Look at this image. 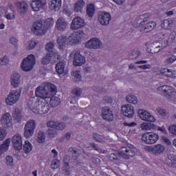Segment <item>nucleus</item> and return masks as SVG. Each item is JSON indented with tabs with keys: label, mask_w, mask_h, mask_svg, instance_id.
I'll return each mask as SVG.
<instances>
[{
	"label": "nucleus",
	"mask_w": 176,
	"mask_h": 176,
	"mask_svg": "<svg viewBox=\"0 0 176 176\" xmlns=\"http://www.w3.org/2000/svg\"><path fill=\"white\" fill-rule=\"evenodd\" d=\"M57 93L56 85L52 83L45 82L43 85L39 86L36 89V96L43 100H49L52 94Z\"/></svg>",
	"instance_id": "nucleus-1"
},
{
	"label": "nucleus",
	"mask_w": 176,
	"mask_h": 176,
	"mask_svg": "<svg viewBox=\"0 0 176 176\" xmlns=\"http://www.w3.org/2000/svg\"><path fill=\"white\" fill-rule=\"evenodd\" d=\"M135 155V151L129 150L126 147H121L118 151L109 154L108 157L111 162H119L122 157L127 160L130 157H133Z\"/></svg>",
	"instance_id": "nucleus-2"
},
{
	"label": "nucleus",
	"mask_w": 176,
	"mask_h": 176,
	"mask_svg": "<svg viewBox=\"0 0 176 176\" xmlns=\"http://www.w3.org/2000/svg\"><path fill=\"white\" fill-rule=\"evenodd\" d=\"M167 44L168 41H166V40L155 41L147 47L146 52L147 53H151V54H156V53H159L162 49H164Z\"/></svg>",
	"instance_id": "nucleus-3"
},
{
	"label": "nucleus",
	"mask_w": 176,
	"mask_h": 176,
	"mask_svg": "<svg viewBox=\"0 0 176 176\" xmlns=\"http://www.w3.org/2000/svg\"><path fill=\"white\" fill-rule=\"evenodd\" d=\"M35 56L30 54L28 55L27 58H24L22 60V63L21 64V68L22 71H24L25 72H28L34 68V65H35Z\"/></svg>",
	"instance_id": "nucleus-4"
},
{
	"label": "nucleus",
	"mask_w": 176,
	"mask_h": 176,
	"mask_svg": "<svg viewBox=\"0 0 176 176\" xmlns=\"http://www.w3.org/2000/svg\"><path fill=\"white\" fill-rule=\"evenodd\" d=\"M36 129V122L35 120H29L24 127V137L30 138L34 135V131Z\"/></svg>",
	"instance_id": "nucleus-5"
},
{
	"label": "nucleus",
	"mask_w": 176,
	"mask_h": 176,
	"mask_svg": "<svg viewBox=\"0 0 176 176\" xmlns=\"http://www.w3.org/2000/svg\"><path fill=\"white\" fill-rule=\"evenodd\" d=\"M32 32H33L34 35L42 36L43 35H45L46 32H47V30H46V26L43 25V22L37 21L33 23Z\"/></svg>",
	"instance_id": "nucleus-6"
},
{
	"label": "nucleus",
	"mask_w": 176,
	"mask_h": 176,
	"mask_svg": "<svg viewBox=\"0 0 176 176\" xmlns=\"http://www.w3.org/2000/svg\"><path fill=\"white\" fill-rule=\"evenodd\" d=\"M159 140V135L153 132H147L142 135V141L148 145L156 144Z\"/></svg>",
	"instance_id": "nucleus-7"
},
{
	"label": "nucleus",
	"mask_w": 176,
	"mask_h": 176,
	"mask_svg": "<svg viewBox=\"0 0 176 176\" xmlns=\"http://www.w3.org/2000/svg\"><path fill=\"white\" fill-rule=\"evenodd\" d=\"M21 94V89L11 91L8 98L6 99L7 105H13V104H16V102L19 101V98H20Z\"/></svg>",
	"instance_id": "nucleus-8"
},
{
	"label": "nucleus",
	"mask_w": 176,
	"mask_h": 176,
	"mask_svg": "<svg viewBox=\"0 0 176 176\" xmlns=\"http://www.w3.org/2000/svg\"><path fill=\"white\" fill-rule=\"evenodd\" d=\"M112 16L109 12H102L98 14V23L100 25L107 26L109 25Z\"/></svg>",
	"instance_id": "nucleus-9"
},
{
	"label": "nucleus",
	"mask_w": 176,
	"mask_h": 176,
	"mask_svg": "<svg viewBox=\"0 0 176 176\" xmlns=\"http://www.w3.org/2000/svg\"><path fill=\"white\" fill-rule=\"evenodd\" d=\"M47 101L49 100H40V103L36 107L35 113H38L40 115H45V113H47L50 109V106H49Z\"/></svg>",
	"instance_id": "nucleus-10"
},
{
	"label": "nucleus",
	"mask_w": 176,
	"mask_h": 176,
	"mask_svg": "<svg viewBox=\"0 0 176 176\" xmlns=\"http://www.w3.org/2000/svg\"><path fill=\"white\" fill-rule=\"evenodd\" d=\"M12 147L15 151H21L23 149V139L21 135L16 133L12 138Z\"/></svg>",
	"instance_id": "nucleus-11"
},
{
	"label": "nucleus",
	"mask_w": 176,
	"mask_h": 176,
	"mask_svg": "<svg viewBox=\"0 0 176 176\" xmlns=\"http://www.w3.org/2000/svg\"><path fill=\"white\" fill-rule=\"evenodd\" d=\"M85 47H87V49H101V47H102V43H101L100 39L93 38L85 44Z\"/></svg>",
	"instance_id": "nucleus-12"
},
{
	"label": "nucleus",
	"mask_w": 176,
	"mask_h": 176,
	"mask_svg": "<svg viewBox=\"0 0 176 176\" xmlns=\"http://www.w3.org/2000/svg\"><path fill=\"white\" fill-rule=\"evenodd\" d=\"M157 91L165 97H170L175 91V89L171 86L163 85L157 88Z\"/></svg>",
	"instance_id": "nucleus-13"
},
{
	"label": "nucleus",
	"mask_w": 176,
	"mask_h": 176,
	"mask_svg": "<svg viewBox=\"0 0 176 176\" xmlns=\"http://www.w3.org/2000/svg\"><path fill=\"white\" fill-rule=\"evenodd\" d=\"M85 27V20L80 17L77 16L74 18L71 23V29L74 30H79Z\"/></svg>",
	"instance_id": "nucleus-14"
},
{
	"label": "nucleus",
	"mask_w": 176,
	"mask_h": 176,
	"mask_svg": "<svg viewBox=\"0 0 176 176\" xmlns=\"http://www.w3.org/2000/svg\"><path fill=\"white\" fill-rule=\"evenodd\" d=\"M136 27H140V32H143V34H145L152 31L155 27H156V22L151 21L146 23L144 22L143 25H136Z\"/></svg>",
	"instance_id": "nucleus-15"
},
{
	"label": "nucleus",
	"mask_w": 176,
	"mask_h": 176,
	"mask_svg": "<svg viewBox=\"0 0 176 176\" xmlns=\"http://www.w3.org/2000/svg\"><path fill=\"white\" fill-rule=\"evenodd\" d=\"M16 10L21 16H25L28 12V3L25 1L16 2Z\"/></svg>",
	"instance_id": "nucleus-16"
},
{
	"label": "nucleus",
	"mask_w": 176,
	"mask_h": 176,
	"mask_svg": "<svg viewBox=\"0 0 176 176\" xmlns=\"http://www.w3.org/2000/svg\"><path fill=\"white\" fill-rule=\"evenodd\" d=\"M121 111L126 118H133L134 116V107L131 104H124L122 106Z\"/></svg>",
	"instance_id": "nucleus-17"
},
{
	"label": "nucleus",
	"mask_w": 176,
	"mask_h": 176,
	"mask_svg": "<svg viewBox=\"0 0 176 176\" xmlns=\"http://www.w3.org/2000/svg\"><path fill=\"white\" fill-rule=\"evenodd\" d=\"M102 117L104 120L112 122L113 120V113L108 107L102 108Z\"/></svg>",
	"instance_id": "nucleus-18"
},
{
	"label": "nucleus",
	"mask_w": 176,
	"mask_h": 176,
	"mask_svg": "<svg viewBox=\"0 0 176 176\" xmlns=\"http://www.w3.org/2000/svg\"><path fill=\"white\" fill-rule=\"evenodd\" d=\"M138 115L140 119H142V120H144L145 122H153L155 120L153 116L151 115L149 112L144 109L140 110L138 112Z\"/></svg>",
	"instance_id": "nucleus-19"
},
{
	"label": "nucleus",
	"mask_w": 176,
	"mask_h": 176,
	"mask_svg": "<svg viewBox=\"0 0 176 176\" xmlns=\"http://www.w3.org/2000/svg\"><path fill=\"white\" fill-rule=\"evenodd\" d=\"M45 5H46V0H34L31 3L30 6L34 12H39L43 9Z\"/></svg>",
	"instance_id": "nucleus-20"
},
{
	"label": "nucleus",
	"mask_w": 176,
	"mask_h": 176,
	"mask_svg": "<svg viewBox=\"0 0 176 176\" xmlns=\"http://www.w3.org/2000/svg\"><path fill=\"white\" fill-rule=\"evenodd\" d=\"M41 100L39 98L36 97L30 98L28 102V107L30 111H32L35 113V111H36V107L39 105Z\"/></svg>",
	"instance_id": "nucleus-21"
},
{
	"label": "nucleus",
	"mask_w": 176,
	"mask_h": 176,
	"mask_svg": "<svg viewBox=\"0 0 176 176\" xmlns=\"http://www.w3.org/2000/svg\"><path fill=\"white\" fill-rule=\"evenodd\" d=\"M74 62L73 65L74 67H80L81 65H83L85 63H86V59L85 58V56L80 55L79 53H76L74 55Z\"/></svg>",
	"instance_id": "nucleus-22"
},
{
	"label": "nucleus",
	"mask_w": 176,
	"mask_h": 176,
	"mask_svg": "<svg viewBox=\"0 0 176 176\" xmlns=\"http://www.w3.org/2000/svg\"><path fill=\"white\" fill-rule=\"evenodd\" d=\"M56 27L58 31L63 32L67 30V27H68V22H67L64 18H58L56 21Z\"/></svg>",
	"instance_id": "nucleus-23"
},
{
	"label": "nucleus",
	"mask_w": 176,
	"mask_h": 176,
	"mask_svg": "<svg viewBox=\"0 0 176 176\" xmlns=\"http://www.w3.org/2000/svg\"><path fill=\"white\" fill-rule=\"evenodd\" d=\"M63 0H51L49 3L50 9L54 12H58L61 9Z\"/></svg>",
	"instance_id": "nucleus-24"
},
{
	"label": "nucleus",
	"mask_w": 176,
	"mask_h": 176,
	"mask_svg": "<svg viewBox=\"0 0 176 176\" xmlns=\"http://www.w3.org/2000/svg\"><path fill=\"white\" fill-rule=\"evenodd\" d=\"M45 50H47V54L54 56L56 58L58 59L61 57V56L54 51V43L52 42H50L45 45Z\"/></svg>",
	"instance_id": "nucleus-25"
},
{
	"label": "nucleus",
	"mask_w": 176,
	"mask_h": 176,
	"mask_svg": "<svg viewBox=\"0 0 176 176\" xmlns=\"http://www.w3.org/2000/svg\"><path fill=\"white\" fill-rule=\"evenodd\" d=\"M1 124L4 127H10L12 126V116L10 113H6L2 116Z\"/></svg>",
	"instance_id": "nucleus-26"
},
{
	"label": "nucleus",
	"mask_w": 176,
	"mask_h": 176,
	"mask_svg": "<svg viewBox=\"0 0 176 176\" xmlns=\"http://www.w3.org/2000/svg\"><path fill=\"white\" fill-rule=\"evenodd\" d=\"M20 74L16 72H14L11 75L10 82L11 85L13 86V87H19V85H20Z\"/></svg>",
	"instance_id": "nucleus-27"
},
{
	"label": "nucleus",
	"mask_w": 176,
	"mask_h": 176,
	"mask_svg": "<svg viewBox=\"0 0 176 176\" xmlns=\"http://www.w3.org/2000/svg\"><path fill=\"white\" fill-rule=\"evenodd\" d=\"M54 96V94H52V96L49 98L50 100H48L52 108H56V107H58L61 102V100L58 97Z\"/></svg>",
	"instance_id": "nucleus-28"
},
{
	"label": "nucleus",
	"mask_w": 176,
	"mask_h": 176,
	"mask_svg": "<svg viewBox=\"0 0 176 176\" xmlns=\"http://www.w3.org/2000/svg\"><path fill=\"white\" fill-rule=\"evenodd\" d=\"M149 17H150L149 13H145L142 15H140L137 19L136 25H142L145 24V22L147 21Z\"/></svg>",
	"instance_id": "nucleus-29"
},
{
	"label": "nucleus",
	"mask_w": 176,
	"mask_h": 176,
	"mask_svg": "<svg viewBox=\"0 0 176 176\" xmlns=\"http://www.w3.org/2000/svg\"><path fill=\"white\" fill-rule=\"evenodd\" d=\"M166 151V148H164V146L163 144H156L153 148V153L154 155H162Z\"/></svg>",
	"instance_id": "nucleus-30"
},
{
	"label": "nucleus",
	"mask_w": 176,
	"mask_h": 176,
	"mask_svg": "<svg viewBox=\"0 0 176 176\" xmlns=\"http://www.w3.org/2000/svg\"><path fill=\"white\" fill-rule=\"evenodd\" d=\"M10 145V138L6 139L2 144L0 145V155H3L9 149Z\"/></svg>",
	"instance_id": "nucleus-31"
},
{
	"label": "nucleus",
	"mask_w": 176,
	"mask_h": 176,
	"mask_svg": "<svg viewBox=\"0 0 176 176\" xmlns=\"http://www.w3.org/2000/svg\"><path fill=\"white\" fill-rule=\"evenodd\" d=\"M56 42L58 45L59 49H64L65 47V43L67 42V36L62 35L58 37Z\"/></svg>",
	"instance_id": "nucleus-32"
},
{
	"label": "nucleus",
	"mask_w": 176,
	"mask_h": 176,
	"mask_svg": "<svg viewBox=\"0 0 176 176\" xmlns=\"http://www.w3.org/2000/svg\"><path fill=\"white\" fill-rule=\"evenodd\" d=\"M56 71L57 74L61 75L64 74V69L65 68V62L60 61L56 65Z\"/></svg>",
	"instance_id": "nucleus-33"
},
{
	"label": "nucleus",
	"mask_w": 176,
	"mask_h": 176,
	"mask_svg": "<svg viewBox=\"0 0 176 176\" xmlns=\"http://www.w3.org/2000/svg\"><path fill=\"white\" fill-rule=\"evenodd\" d=\"M126 101L129 104H133V105H135L138 104V98L133 94H129L126 96Z\"/></svg>",
	"instance_id": "nucleus-34"
},
{
	"label": "nucleus",
	"mask_w": 176,
	"mask_h": 176,
	"mask_svg": "<svg viewBox=\"0 0 176 176\" xmlns=\"http://www.w3.org/2000/svg\"><path fill=\"white\" fill-rule=\"evenodd\" d=\"M94 13H96V8L94 7V4H89L87 6V16L91 19L93 16H94Z\"/></svg>",
	"instance_id": "nucleus-35"
},
{
	"label": "nucleus",
	"mask_w": 176,
	"mask_h": 176,
	"mask_svg": "<svg viewBox=\"0 0 176 176\" xmlns=\"http://www.w3.org/2000/svg\"><path fill=\"white\" fill-rule=\"evenodd\" d=\"M83 6H85V1L78 0L74 5V10L79 13V12H82V9H83Z\"/></svg>",
	"instance_id": "nucleus-36"
},
{
	"label": "nucleus",
	"mask_w": 176,
	"mask_h": 176,
	"mask_svg": "<svg viewBox=\"0 0 176 176\" xmlns=\"http://www.w3.org/2000/svg\"><path fill=\"white\" fill-rule=\"evenodd\" d=\"M32 151V144L29 141H25L23 144V152L26 155Z\"/></svg>",
	"instance_id": "nucleus-37"
},
{
	"label": "nucleus",
	"mask_w": 176,
	"mask_h": 176,
	"mask_svg": "<svg viewBox=\"0 0 176 176\" xmlns=\"http://www.w3.org/2000/svg\"><path fill=\"white\" fill-rule=\"evenodd\" d=\"M12 118L16 122H20V120H21V118H22L21 110H20L18 108L15 109L14 112L13 113V115H12Z\"/></svg>",
	"instance_id": "nucleus-38"
},
{
	"label": "nucleus",
	"mask_w": 176,
	"mask_h": 176,
	"mask_svg": "<svg viewBox=\"0 0 176 176\" xmlns=\"http://www.w3.org/2000/svg\"><path fill=\"white\" fill-rule=\"evenodd\" d=\"M141 56V52L140 50H133L132 51L129 56V60H134L138 58Z\"/></svg>",
	"instance_id": "nucleus-39"
},
{
	"label": "nucleus",
	"mask_w": 176,
	"mask_h": 176,
	"mask_svg": "<svg viewBox=\"0 0 176 176\" xmlns=\"http://www.w3.org/2000/svg\"><path fill=\"white\" fill-rule=\"evenodd\" d=\"M45 25L46 30H49L51 27H53L54 24V21H53L52 18L47 19L45 22L43 23Z\"/></svg>",
	"instance_id": "nucleus-40"
},
{
	"label": "nucleus",
	"mask_w": 176,
	"mask_h": 176,
	"mask_svg": "<svg viewBox=\"0 0 176 176\" xmlns=\"http://www.w3.org/2000/svg\"><path fill=\"white\" fill-rule=\"evenodd\" d=\"M156 111L158 115L162 116V118H168V113L167 112V111L166 109H162V108H158L156 110Z\"/></svg>",
	"instance_id": "nucleus-41"
},
{
	"label": "nucleus",
	"mask_w": 176,
	"mask_h": 176,
	"mask_svg": "<svg viewBox=\"0 0 176 176\" xmlns=\"http://www.w3.org/2000/svg\"><path fill=\"white\" fill-rule=\"evenodd\" d=\"M45 140H46V136L45 135V133L43 131H39L37 135V142L39 144H42L45 142Z\"/></svg>",
	"instance_id": "nucleus-42"
},
{
	"label": "nucleus",
	"mask_w": 176,
	"mask_h": 176,
	"mask_svg": "<svg viewBox=\"0 0 176 176\" xmlns=\"http://www.w3.org/2000/svg\"><path fill=\"white\" fill-rule=\"evenodd\" d=\"M166 161L169 164H174V163H176V157L174 155L168 154Z\"/></svg>",
	"instance_id": "nucleus-43"
},
{
	"label": "nucleus",
	"mask_w": 176,
	"mask_h": 176,
	"mask_svg": "<svg viewBox=\"0 0 176 176\" xmlns=\"http://www.w3.org/2000/svg\"><path fill=\"white\" fill-rule=\"evenodd\" d=\"M52 56H53L52 55V54L47 53L46 56L43 58L42 64H44L45 65H47V64L50 63V60H52Z\"/></svg>",
	"instance_id": "nucleus-44"
},
{
	"label": "nucleus",
	"mask_w": 176,
	"mask_h": 176,
	"mask_svg": "<svg viewBox=\"0 0 176 176\" xmlns=\"http://www.w3.org/2000/svg\"><path fill=\"white\" fill-rule=\"evenodd\" d=\"M174 61H176V56H172L164 60V63L165 65H170Z\"/></svg>",
	"instance_id": "nucleus-45"
},
{
	"label": "nucleus",
	"mask_w": 176,
	"mask_h": 176,
	"mask_svg": "<svg viewBox=\"0 0 176 176\" xmlns=\"http://www.w3.org/2000/svg\"><path fill=\"white\" fill-rule=\"evenodd\" d=\"M93 138L96 141V142H102V141H104V136L98 134V133H94L93 134Z\"/></svg>",
	"instance_id": "nucleus-46"
},
{
	"label": "nucleus",
	"mask_w": 176,
	"mask_h": 176,
	"mask_svg": "<svg viewBox=\"0 0 176 176\" xmlns=\"http://www.w3.org/2000/svg\"><path fill=\"white\" fill-rule=\"evenodd\" d=\"M59 166H60V160L55 159L52 161L51 168L52 170H57V168H58Z\"/></svg>",
	"instance_id": "nucleus-47"
},
{
	"label": "nucleus",
	"mask_w": 176,
	"mask_h": 176,
	"mask_svg": "<svg viewBox=\"0 0 176 176\" xmlns=\"http://www.w3.org/2000/svg\"><path fill=\"white\" fill-rule=\"evenodd\" d=\"M63 171L65 175H71L72 174V170L69 167V164L63 165Z\"/></svg>",
	"instance_id": "nucleus-48"
},
{
	"label": "nucleus",
	"mask_w": 176,
	"mask_h": 176,
	"mask_svg": "<svg viewBox=\"0 0 176 176\" xmlns=\"http://www.w3.org/2000/svg\"><path fill=\"white\" fill-rule=\"evenodd\" d=\"M170 24H171V21L168 19H165L161 25H162V28H164V30H169Z\"/></svg>",
	"instance_id": "nucleus-49"
},
{
	"label": "nucleus",
	"mask_w": 176,
	"mask_h": 176,
	"mask_svg": "<svg viewBox=\"0 0 176 176\" xmlns=\"http://www.w3.org/2000/svg\"><path fill=\"white\" fill-rule=\"evenodd\" d=\"M166 76H167V78H176L175 70L168 69Z\"/></svg>",
	"instance_id": "nucleus-50"
},
{
	"label": "nucleus",
	"mask_w": 176,
	"mask_h": 176,
	"mask_svg": "<svg viewBox=\"0 0 176 176\" xmlns=\"http://www.w3.org/2000/svg\"><path fill=\"white\" fill-rule=\"evenodd\" d=\"M72 94L76 96V97H80V94H82V89L80 88H74L72 91Z\"/></svg>",
	"instance_id": "nucleus-51"
},
{
	"label": "nucleus",
	"mask_w": 176,
	"mask_h": 176,
	"mask_svg": "<svg viewBox=\"0 0 176 176\" xmlns=\"http://www.w3.org/2000/svg\"><path fill=\"white\" fill-rule=\"evenodd\" d=\"M7 134L8 133L6 132V130L5 129L0 128V141H3Z\"/></svg>",
	"instance_id": "nucleus-52"
},
{
	"label": "nucleus",
	"mask_w": 176,
	"mask_h": 176,
	"mask_svg": "<svg viewBox=\"0 0 176 176\" xmlns=\"http://www.w3.org/2000/svg\"><path fill=\"white\" fill-rule=\"evenodd\" d=\"M47 134L48 137H50V138H54V137L57 135V133H56V131H54V129H50L47 131Z\"/></svg>",
	"instance_id": "nucleus-53"
},
{
	"label": "nucleus",
	"mask_w": 176,
	"mask_h": 176,
	"mask_svg": "<svg viewBox=\"0 0 176 176\" xmlns=\"http://www.w3.org/2000/svg\"><path fill=\"white\" fill-rule=\"evenodd\" d=\"M66 127L65 123L64 122H56V130H64Z\"/></svg>",
	"instance_id": "nucleus-54"
},
{
	"label": "nucleus",
	"mask_w": 176,
	"mask_h": 176,
	"mask_svg": "<svg viewBox=\"0 0 176 176\" xmlns=\"http://www.w3.org/2000/svg\"><path fill=\"white\" fill-rule=\"evenodd\" d=\"M0 64L1 65H8V64H9V58H8V56H3L0 59Z\"/></svg>",
	"instance_id": "nucleus-55"
},
{
	"label": "nucleus",
	"mask_w": 176,
	"mask_h": 176,
	"mask_svg": "<svg viewBox=\"0 0 176 176\" xmlns=\"http://www.w3.org/2000/svg\"><path fill=\"white\" fill-rule=\"evenodd\" d=\"M47 127H51V129H56L57 126V122L49 121L47 122Z\"/></svg>",
	"instance_id": "nucleus-56"
},
{
	"label": "nucleus",
	"mask_w": 176,
	"mask_h": 176,
	"mask_svg": "<svg viewBox=\"0 0 176 176\" xmlns=\"http://www.w3.org/2000/svg\"><path fill=\"white\" fill-rule=\"evenodd\" d=\"M69 151H70V152H72V155L74 157V160H76V159H78V151L74 149L73 148H69Z\"/></svg>",
	"instance_id": "nucleus-57"
},
{
	"label": "nucleus",
	"mask_w": 176,
	"mask_h": 176,
	"mask_svg": "<svg viewBox=\"0 0 176 176\" xmlns=\"http://www.w3.org/2000/svg\"><path fill=\"white\" fill-rule=\"evenodd\" d=\"M168 130L170 134H173V135H176V125H172L169 126Z\"/></svg>",
	"instance_id": "nucleus-58"
},
{
	"label": "nucleus",
	"mask_w": 176,
	"mask_h": 176,
	"mask_svg": "<svg viewBox=\"0 0 176 176\" xmlns=\"http://www.w3.org/2000/svg\"><path fill=\"white\" fill-rule=\"evenodd\" d=\"M175 39V34L174 33H172L169 35L168 40L166 41V42H168V43H173Z\"/></svg>",
	"instance_id": "nucleus-59"
},
{
	"label": "nucleus",
	"mask_w": 176,
	"mask_h": 176,
	"mask_svg": "<svg viewBox=\"0 0 176 176\" xmlns=\"http://www.w3.org/2000/svg\"><path fill=\"white\" fill-rule=\"evenodd\" d=\"M36 45H38V43H36V41H30L28 47V49H29V50H32V49H34L35 46H36Z\"/></svg>",
	"instance_id": "nucleus-60"
},
{
	"label": "nucleus",
	"mask_w": 176,
	"mask_h": 176,
	"mask_svg": "<svg viewBox=\"0 0 176 176\" xmlns=\"http://www.w3.org/2000/svg\"><path fill=\"white\" fill-rule=\"evenodd\" d=\"M138 68H140V69H151V68H152V65L146 64L143 65H139L138 66Z\"/></svg>",
	"instance_id": "nucleus-61"
},
{
	"label": "nucleus",
	"mask_w": 176,
	"mask_h": 176,
	"mask_svg": "<svg viewBox=\"0 0 176 176\" xmlns=\"http://www.w3.org/2000/svg\"><path fill=\"white\" fill-rule=\"evenodd\" d=\"M6 159L7 164H9L10 166L13 164V157L12 156L8 155Z\"/></svg>",
	"instance_id": "nucleus-62"
},
{
	"label": "nucleus",
	"mask_w": 176,
	"mask_h": 176,
	"mask_svg": "<svg viewBox=\"0 0 176 176\" xmlns=\"http://www.w3.org/2000/svg\"><path fill=\"white\" fill-rule=\"evenodd\" d=\"M141 127L142 130H149V129H151V127H149V124L147 123L142 124Z\"/></svg>",
	"instance_id": "nucleus-63"
},
{
	"label": "nucleus",
	"mask_w": 176,
	"mask_h": 176,
	"mask_svg": "<svg viewBox=\"0 0 176 176\" xmlns=\"http://www.w3.org/2000/svg\"><path fill=\"white\" fill-rule=\"evenodd\" d=\"M10 42L12 45H16L17 42H19V40H17L15 37H11L10 39Z\"/></svg>",
	"instance_id": "nucleus-64"
}]
</instances>
